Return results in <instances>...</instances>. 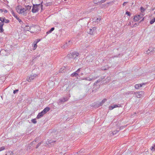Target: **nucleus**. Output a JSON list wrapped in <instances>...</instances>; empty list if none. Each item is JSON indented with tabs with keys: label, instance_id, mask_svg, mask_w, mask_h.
<instances>
[{
	"label": "nucleus",
	"instance_id": "43",
	"mask_svg": "<svg viewBox=\"0 0 155 155\" xmlns=\"http://www.w3.org/2000/svg\"><path fill=\"white\" fill-rule=\"evenodd\" d=\"M127 2H124L123 4V6H124L125 5H126V4L127 3Z\"/></svg>",
	"mask_w": 155,
	"mask_h": 155
},
{
	"label": "nucleus",
	"instance_id": "7",
	"mask_svg": "<svg viewBox=\"0 0 155 155\" xmlns=\"http://www.w3.org/2000/svg\"><path fill=\"white\" fill-rule=\"evenodd\" d=\"M38 42L39 39H37L36 41H35L34 42V43L32 44V48L33 50H34L36 49L37 46V44Z\"/></svg>",
	"mask_w": 155,
	"mask_h": 155
},
{
	"label": "nucleus",
	"instance_id": "39",
	"mask_svg": "<svg viewBox=\"0 0 155 155\" xmlns=\"http://www.w3.org/2000/svg\"><path fill=\"white\" fill-rule=\"evenodd\" d=\"M92 29V31L93 30V32H94L96 29V28L95 27H94Z\"/></svg>",
	"mask_w": 155,
	"mask_h": 155
},
{
	"label": "nucleus",
	"instance_id": "45",
	"mask_svg": "<svg viewBox=\"0 0 155 155\" xmlns=\"http://www.w3.org/2000/svg\"><path fill=\"white\" fill-rule=\"evenodd\" d=\"M134 91H130V94H133V93L134 94Z\"/></svg>",
	"mask_w": 155,
	"mask_h": 155
},
{
	"label": "nucleus",
	"instance_id": "18",
	"mask_svg": "<svg viewBox=\"0 0 155 155\" xmlns=\"http://www.w3.org/2000/svg\"><path fill=\"white\" fill-rule=\"evenodd\" d=\"M78 75V73L76 71L74 72L71 74V76L72 77H77Z\"/></svg>",
	"mask_w": 155,
	"mask_h": 155
},
{
	"label": "nucleus",
	"instance_id": "55",
	"mask_svg": "<svg viewBox=\"0 0 155 155\" xmlns=\"http://www.w3.org/2000/svg\"><path fill=\"white\" fill-rule=\"evenodd\" d=\"M64 1H66L67 0H64Z\"/></svg>",
	"mask_w": 155,
	"mask_h": 155
},
{
	"label": "nucleus",
	"instance_id": "35",
	"mask_svg": "<svg viewBox=\"0 0 155 155\" xmlns=\"http://www.w3.org/2000/svg\"><path fill=\"white\" fill-rule=\"evenodd\" d=\"M26 27H28L27 28V29H26V28H25V29L27 30V31H29V29H30V27L28 26H26Z\"/></svg>",
	"mask_w": 155,
	"mask_h": 155
},
{
	"label": "nucleus",
	"instance_id": "31",
	"mask_svg": "<svg viewBox=\"0 0 155 155\" xmlns=\"http://www.w3.org/2000/svg\"><path fill=\"white\" fill-rule=\"evenodd\" d=\"M5 149V147L2 146L0 147V151L4 150Z\"/></svg>",
	"mask_w": 155,
	"mask_h": 155
},
{
	"label": "nucleus",
	"instance_id": "9",
	"mask_svg": "<svg viewBox=\"0 0 155 155\" xmlns=\"http://www.w3.org/2000/svg\"><path fill=\"white\" fill-rule=\"evenodd\" d=\"M36 76H38V75L35 74L31 75V76L27 79V81L29 82H31L32 80H33Z\"/></svg>",
	"mask_w": 155,
	"mask_h": 155
},
{
	"label": "nucleus",
	"instance_id": "37",
	"mask_svg": "<svg viewBox=\"0 0 155 155\" xmlns=\"http://www.w3.org/2000/svg\"><path fill=\"white\" fill-rule=\"evenodd\" d=\"M81 68H79L76 71V72H77L78 73L80 72V71L81 70Z\"/></svg>",
	"mask_w": 155,
	"mask_h": 155
},
{
	"label": "nucleus",
	"instance_id": "29",
	"mask_svg": "<svg viewBox=\"0 0 155 155\" xmlns=\"http://www.w3.org/2000/svg\"><path fill=\"white\" fill-rule=\"evenodd\" d=\"M67 45L66 44V43L64 44V45L62 46V48L64 49L65 48H66L68 47Z\"/></svg>",
	"mask_w": 155,
	"mask_h": 155
},
{
	"label": "nucleus",
	"instance_id": "32",
	"mask_svg": "<svg viewBox=\"0 0 155 155\" xmlns=\"http://www.w3.org/2000/svg\"><path fill=\"white\" fill-rule=\"evenodd\" d=\"M151 150L153 151H154L155 150V145L153 146L152 147Z\"/></svg>",
	"mask_w": 155,
	"mask_h": 155
},
{
	"label": "nucleus",
	"instance_id": "30",
	"mask_svg": "<svg viewBox=\"0 0 155 155\" xmlns=\"http://www.w3.org/2000/svg\"><path fill=\"white\" fill-rule=\"evenodd\" d=\"M146 83H143L142 84H139V87H142L143 85H145Z\"/></svg>",
	"mask_w": 155,
	"mask_h": 155
},
{
	"label": "nucleus",
	"instance_id": "15",
	"mask_svg": "<svg viewBox=\"0 0 155 155\" xmlns=\"http://www.w3.org/2000/svg\"><path fill=\"white\" fill-rule=\"evenodd\" d=\"M3 25V23L2 22L0 23V32H2L4 31V30L2 28Z\"/></svg>",
	"mask_w": 155,
	"mask_h": 155
},
{
	"label": "nucleus",
	"instance_id": "53",
	"mask_svg": "<svg viewBox=\"0 0 155 155\" xmlns=\"http://www.w3.org/2000/svg\"><path fill=\"white\" fill-rule=\"evenodd\" d=\"M137 25V23H135V24H134V25H133V27H134L135 26V25Z\"/></svg>",
	"mask_w": 155,
	"mask_h": 155
},
{
	"label": "nucleus",
	"instance_id": "44",
	"mask_svg": "<svg viewBox=\"0 0 155 155\" xmlns=\"http://www.w3.org/2000/svg\"><path fill=\"white\" fill-rule=\"evenodd\" d=\"M120 55H122V54H119L118 55H117V56H114V57H118Z\"/></svg>",
	"mask_w": 155,
	"mask_h": 155
},
{
	"label": "nucleus",
	"instance_id": "21",
	"mask_svg": "<svg viewBox=\"0 0 155 155\" xmlns=\"http://www.w3.org/2000/svg\"><path fill=\"white\" fill-rule=\"evenodd\" d=\"M108 68V67L107 66V65H106V66H103L101 68V69L103 70H107Z\"/></svg>",
	"mask_w": 155,
	"mask_h": 155
},
{
	"label": "nucleus",
	"instance_id": "34",
	"mask_svg": "<svg viewBox=\"0 0 155 155\" xmlns=\"http://www.w3.org/2000/svg\"><path fill=\"white\" fill-rule=\"evenodd\" d=\"M18 89H17V90H14L13 91V93L14 94H15L16 93H17V92H18Z\"/></svg>",
	"mask_w": 155,
	"mask_h": 155
},
{
	"label": "nucleus",
	"instance_id": "36",
	"mask_svg": "<svg viewBox=\"0 0 155 155\" xmlns=\"http://www.w3.org/2000/svg\"><path fill=\"white\" fill-rule=\"evenodd\" d=\"M118 132V131H117V130L114 131L112 133L114 135V134H115L116 133H117Z\"/></svg>",
	"mask_w": 155,
	"mask_h": 155
},
{
	"label": "nucleus",
	"instance_id": "49",
	"mask_svg": "<svg viewBox=\"0 0 155 155\" xmlns=\"http://www.w3.org/2000/svg\"><path fill=\"white\" fill-rule=\"evenodd\" d=\"M0 11L2 12L3 11V10L0 8Z\"/></svg>",
	"mask_w": 155,
	"mask_h": 155
},
{
	"label": "nucleus",
	"instance_id": "1",
	"mask_svg": "<svg viewBox=\"0 0 155 155\" xmlns=\"http://www.w3.org/2000/svg\"><path fill=\"white\" fill-rule=\"evenodd\" d=\"M17 12L19 14H21L26 16L27 13L25 8L22 7L21 6H18L16 8Z\"/></svg>",
	"mask_w": 155,
	"mask_h": 155
},
{
	"label": "nucleus",
	"instance_id": "42",
	"mask_svg": "<svg viewBox=\"0 0 155 155\" xmlns=\"http://www.w3.org/2000/svg\"><path fill=\"white\" fill-rule=\"evenodd\" d=\"M101 79H99L98 80H97L96 82H97V83H98L99 82H101Z\"/></svg>",
	"mask_w": 155,
	"mask_h": 155
},
{
	"label": "nucleus",
	"instance_id": "3",
	"mask_svg": "<svg viewBox=\"0 0 155 155\" xmlns=\"http://www.w3.org/2000/svg\"><path fill=\"white\" fill-rule=\"evenodd\" d=\"M49 110L50 108L48 107H46L42 111L39 113V118L42 117L44 114L48 111Z\"/></svg>",
	"mask_w": 155,
	"mask_h": 155
},
{
	"label": "nucleus",
	"instance_id": "2",
	"mask_svg": "<svg viewBox=\"0 0 155 155\" xmlns=\"http://www.w3.org/2000/svg\"><path fill=\"white\" fill-rule=\"evenodd\" d=\"M79 55V53L77 52H73L68 54L67 57L69 59H74Z\"/></svg>",
	"mask_w": 155,
	"mask_h": 155
},
{
	"label": "nucleus",
	"instance_id": "16",
	"mask_svg": "<svg viewBox=\"0 0 155 155\" xmlns=\"http://www.w3.org/2000/svg\"><path fill=\"white\" fill-rule=\"evenodd\" d=\"M107 101V99H103L102 101L101 102H100L99 103V104H98V105H99V106H102V105H103V104L106 102V101Z\"/></svg>",
	"mask_w": 155,
	"mask_h": 155
},
{
	"label": "nucleus",
	"instance_id": "17",
	"mask_svg": "<svg viewBox=\"0 0 155 155\" xmlns=\"http://www.w3.org/2000/svg\"><path fill=\"white\" fill-rule=\"evenodd\" d=\"M31 8V6H29V5H27V6H26L25 7V8L26 9V10L27 11V12H29V11H30V9Z\"/></svg>",
	"mask_w": 155,
	"mask_h": 155
},
{
	"label": "nucleus",
	"instance_id": "26",
	"mask_svg": "<svg viewBox=\"0 0 155 155\" xmlns=\"http://www.w3.org/2000/svg\"><path fill=\"white\" fill-rule=\"evenodd\" d=\"M141 12L142 13H143L145 11V9L143 7H141L140 8Z\"/></svg>",
	"mask_w": 155,
	"mask_h": 155
},
{
	"label": "nucleus",
	"instance_id": "23",
	"mask_svg": "<svg viewBox=\"0 0 155 155\" xmlns=\"http://www.w3.org/2000/svg\"><path fill=\"white\" fill-rule=\"evenodd\" d=\"M65 68V67H63V68H61L60 69L59 71V72L63 73V72H64V71H63L64 70Z\"/></svg>",
	"mask_w": 155,
	"mask_h": 155
},
{
	"label": "nucleus",
	"instance_id": "22",
	"mask_svg": "<svg viewBox=\"0 0 155 155\" xmlns=\"http://www.w3.org/2000/svg\"><path fill=\"white\" fill-rule=\"evenodd\" d=\"M54 27L51 28L50 30L48 31L47 32V34H49L51 33L52 31H54Z\"/></svg>",
	"mask_w": 155,
	"mask_h": 155
},
{
	"label": "nucleus",
	"instance_id": "48",
	"mask_svg": "<svg viewBox=\"0 0 155 155\" xmlns=\"http://www.w3.org/2000/svg\"><path fill=\"white\" fill-rule=\"evenodd\" d=\"M131 23L130 22H129L128 23V25H131Z\"/></svg>",
	"mask_w": 155,
	"mask_h": 155
},
{
	"label": "nucleus",
	"instance_id": "47",
	"mask_svg": "<svg viewBox=\"0 0 155 155\" xmlns=\"http://www.w3.org/2000/svg\"><path fill=\"white\" fill-rule=\"evenodd\" d=\"M144 20V18H143L140 21V23L141 22L143 21Z\"/></svg>",
	"mask_w": 155,
	"mask_h": 155
},
{
	"label": "nucleus",
	"instance_id": "51",
	"mask_svg": "<svg viewBox=\"0 0 155 155\" xmlns=\"http://www.w3.org/2000/svg\"><path fill=\"white\" fill-rule=\"evenodd\" d=\"M97 82L96 81V82H95L94 83V85H96V84H97Z\"/></svg>",
	"mask_w": 155,
	"mask_h": 155
},
{
	"label": "nucleus",
	"instance_id": "28",
	"mask_svg": "<svg viewBox=\"0 0 155 155\" xmlns=\"http://www.w3.org/2000/svg\"><path fill=\"white\" fill-rule=\"evenodd\" d=\"M135 87L136 89H138L139 87V84H136L135 86Z\"/></svg>",
	"mask_w": 155,
	"mask_h": 155
},
{
	"label": "nucleus",
	"instance_id": "52",
	"mask_svg": "<svg viewBox=\"0 0 155 155\" xmlns=\"http://www.w3.org/2000/svg\"><path fill=\"white\" fill-rule=\"evenodd\" d=\"M38 144H39V143H38V144H37V146L36 147V148H37L38 147V146H39Z\"/></svg>",
	"mask_w": 155,
	"mask_h": 155
},
{
	"label": "nucleus",
	"instance_id": "50",
	"mask_svg": "<svg viewBox=\"0 0 155 155\" xmlns=\"http://www.w3.org/2000/svg\"><path fill=\"white\" fill-rule=\"evenodd\" d=\"M37 118L38 119L39 118V114H38V115L37 116Z\"/></svg>",
	"mask_w": 155,
	"mask_h": 155
},
{
	"label": "nucleus",
	"instance_id": "5",
	"mask_svg": "<svg viewBox=\"0 0 155 155\" xmlns=\"http://www.w3.org/2000/svg\"><path fill=\"white\" fill-rule=\"evenodd\" d=\"M90 77H87L84 78L83 79V80H85L88 81H91L94 80H95L97 78V77L95 76H93L91 75H90Z\"/></svg>",
	"mask_w": 155,
	"mask_h": 155
},
{
	"label": "nucleus",
	"instance_id": "6",
	"mask_svg": "<svg viewBox=\"0 0 155 155\" xmlns=\"http://www.w3.org/2000/svg\"><path fill=\"white\" fill-rule=\"evenodd\" d=\"M143 14H140L137 15H136L134 16L133 20L136 21H138L140 18H141L143 16Z\"/></svg>",
	"mask_w": 155,
	"mask_h": 155
},
{
	"label": "nucleus",
	"instance_id": "8",
	"mask_svg": "<svg viewBox=\"0 0 155 155\" xmlns=\"http://www.w3.org/2000/svg\"><path fill=\"white\" fill-rule=\"evenodd\" d=\"M121 107V105L120 104H114L112 105L111 106L109 107V109L110 110H112L115 108L117 107Z\"/></svg>",
	"mask_w": 155,
	"mask_h": 155
},
{
	"label": "nucleus",
	"instance_id": "20",
	"mask_svg": "<svg viewBox=\"0 0 155 155\" xmlns=\"http://www.w3.org/2000/svg\"><path fill=\"white\" fill-rule=\"evenodd\" d=\"M87 32L88 33L91 35H92L93 33V30L92 31V29L91 28L88 29L87 30Z\"/></svg>",
	"mask_w": 155,
	"mask_h": 155
},
{
	"label": "nucleus",
	"instance_id": "19",
	"mask_svg": "<svg viewBox=\"0 0 155 155\" xmlns=\"http://www.w3.org/2000/svg\"><path fill=\"white\" fill-rule=\"evenodd\" d=\"M10 21L8 19H6L5 17L3 18H2V23H3L5 22V23H8Z\"/></svg>",
	"mask_w": 155,
	"mask_h": 155
},
{
	"label": "nucleus",
	"instance_id": "40",
	"mask_svg": "<svg viewBox=\"0 0 155 155\" xmlns=\"http://www.w3.org/2000/svg\"><path fill=\"white\" fill-rule=\"evenodd\" d=\"M130 94V91H128L126 93H125V94Z\"/></svg>",
	"mask_w": 155,
	"mask_h": 155
},
{
	"label": "nucleus",
	"instance_id": "12",
	"mask_svg": "<svg viewBox=\"0 0 155 155\" xmlns=\"http://www.w3.org/2000/svg\"><path fill=\"white\" fill-rule=\"evenodd\" d=\"M106 0H95L94 1L95 4L102 3L106 1Z\"/></svg>",
	"mask_w": 155,
	"mask_h": 155
},
{
	"label": "nucleus",
	"instance_id": "38",
	"mask_svg": "<svg viewBox=\"0 0 155 155\" xmlns=\"http://www.w3.org/2000/svg\"><path fill=\"white\" fill-rule=\"evenodd\" d=\"M101 19L100 18H97L96 19V22H98L100 21Z\"/></svg>",
	"mask_w": 155,
	"mask_h": 155
},
{
	"label": "nucleus",
	"instance_id": "13",
	"mask_svg": "<svg viewBox=\"0 0 155 155\" xmlns=\"http://www.w3.org/2000/svg\"><path fill=\"white\" fill-rule=\"evenodd\" d=\"M153 51H155V48L153 47L150 48L149 49L148 51H147V53L149 54L150 52L151 53Z\"/></svg>",
	"mask_w": 155,
	"mask_h": 155
},
{
	"label": "nucleus",
	"instance_id": "27",
	"mask_svg": "<svg viewBox=\"0 0 155 155\" xmlns=\"http://www.w3.org/2000/svg\"><path fill=\"white\" fill-rule=\"evenodd\" d=\"M31 122H32L34 124H35L37 122L36 120L35 119H33L32 120Z\"/></svg>",
	"mask_w": 155,
	"mask_h": 155
},
{
	"label": "nucleus",
	"instance_id": "41",
	"mask_svg": "<svg viewBox=\"0 0 155 155\" xmlns=\"http://www.w3.org/2000/svg\"><path fill=\"white\" fill-rule=\"evenodd\" d=\"M53 142H54V143L55 142V141H54L53 140H50L49 141V143H53Z\"/></svg>",
	"mask_w": 155,
	"mask_h": 155
},
{
	"label": "nucleus",
	"instance_id": "54",
	"mask_svg": "<svg viewBox=\"0 0 155 155\" xmlns=\"http://www.w3.org/2000/svg\"><path fill=\"white\" fill-rule=\"evenodd\" d=\"M154 14H155V11L154 12Z\"/></svg>",
	"mask_w": 155,
	"mask_h": 155
},
{
	"label": "nucleus",
	"instance_id": "46",
	"mask_svg": "<svg viewBox=\"0 0 155 155\" xmlns=\"http://www.w3.org/2000/svg\"><path fill=\"white\" fill-rule=\"evenodd\" d=\"M2 18L1 17H0V21H1L2 22H2V18Z\"/></svg>",
	"mask_w": 155,
	"mask_h": 155
},
{
	"label": "nucleus",
	"instance_id": "24",
	"mask_svg": "<svg viewBox=\"0 0 155 155\" xmlns=\"http://www.w3.org/2000/svg\"><path fill=\"white\" fill-rule=\"evenodd\" d=\"M66 44L68 46L71 45L72 44V42L71 41H69L68 42L66 43Z\"/></svg>",
	"mask_w": 155,
	"mask_h": 155
},
{
	"label": "nucleus",
	"instance_id": "56",
	"mask_svg": "<svg viewBox=\"0 0 155 155\" xmlns=\"http://www.w3.org/2000/svg\"><path fill=\"white\" fill-rule=\"evenodd\" d=\"M5 155H7V154H6Z\"/></svg>",
	"mask_w": 155,
	"mask_h": 155
},
{
	"label": "nucleus",
	"instance_id": "11",
	"mask_svg": "<svg viewBox=\"0 0 155 155\" xmlns=\"http://www.w3.org/2000/svg\"><path fill=\"white\" fill-rule=\"evenodd\" d=\"M68 98L64 97L63 98L60 99L59 100V101L58 102L59 104H61L62 102H64L65 101H67L68 100Z\"/></svg>",
	"mask_w": 155,
	"mask_h": 155
},
{
	"label": "nucleus",
	"instance_id": "25",
	"mask_svg": "<svg viewBox=\"0 0 155 155\" xmlns=\"http://www.w3.org/2000/svg\"><path fill=\"white\" fill-rule=\"evenodd\" d=\"M155 21V18H154L153 19H152L150 21V23L151 24H153L154 22Z\"/></svg>",
	"mask_w": 155,
	"mask_h": 155
},
{
	"label": "nucleus",
	"instance_id": "33",
	"mask_svg": "<svg viewBox=\"0 0 155 155\" xmlns=\"http://www.w3.org/2000/svg\"><path fill=\"white\" fill-rule=\"evenodd\" d=\"M126 14L127 15L129 16H130V15H131L130 13L128 11H127L126 12Z\"/></svg>",
	"mask_w": 155,
	"mask_h": 155
},
{
	"label": "nucleus",
	"instance_id": "14",
	"mask_svg": "<svg viewBox=\"0 0 155 155\" xmlns=\"http://www.w3.org/2000/svg\"><path fill=\"white\" fill-rule=\"evenodd\" d=\"M13 16L21 24L23 23V21H21V20L17 16V15L14 14Z\"/></svg>",
	"mask_w": 155,
	"mask_h": 155
},
{
	"label": "nucleus",
	"instance_id": "10",
	"mask_svg": "<svg viewBox=\"0 0 155 155\" xmlns=\"http://www.w3.org/2000/svg\"><path fill=\"white\" fill-rule=\"evenodd\" d=\"M143 94V92L142 91L134 92V94L135 96L137 98H140Z\"/></svg>",
	"mask_w": 155,
	"mask_h": 155
},
{
	"label": "nucleus",
	"instance_id": "4",
	"mask_svg": "<svg viewBox=\"0 0 155 155\" xmlns=\"http://www.w3.org/2000/svg\"><path fill=\"white\" fill-rule=\"evenodd\" d=\"M39 5L35 4L33 5L32 8V12L33 13L36 12L38 11V6Z\"/></svg>",
	"mask_w": 155,
	"mask_h": 155
},
{
	"label": "nucleus",
	"instance_id": "57",
	"mask_svg": "<svg viewBox=\"0 0 155 155\" xmlns=\"http://www.w3.org/2000/svg\"><path fill=\"white\" fill-rule=\"evenodd\" d=\"M154 71H155V70H154Z\"/></svg>",
	"mask_w": 155,
	"mask_h": 155
}]
</instances>
